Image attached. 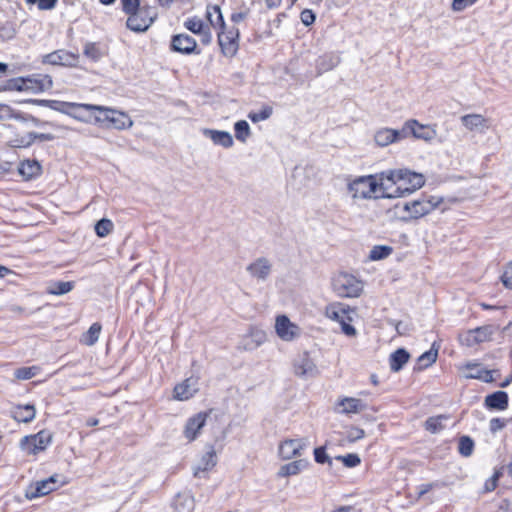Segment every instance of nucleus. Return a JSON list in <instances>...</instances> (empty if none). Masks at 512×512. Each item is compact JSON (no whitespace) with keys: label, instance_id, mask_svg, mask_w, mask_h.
<instances>
[{"label":"nucleus","instance_id":"f257e3e1","mask_svg":"<svg viewBox=\"0 0 512 512\" xmlns=\"http://www.w3.org/2000/svg\"><path fill=\"white\" fill-rule=\"evenodd\" d=\"M207 419H209V422L212 423L213 421V434H214V441L219 442L223 441L228 433V428L226 424L225 417L223 415H215L213 418L205 413V412H199L192 417H190L183 428V435L184 437L189 441H194L200 434V431L205 426Z\"/></svg>","mask_w":512,"mask_h":512},{"label":"nucleus","instance_id":"f03ea898","mask_svg":"<svg viewBox=\"0 0 512 512\" xmlns=\"http://www.w3.org/2000/svg\"><path fill=\"white\" fill-rule=\"evenodd\" d=\"M324 315L329 320L336 322L345 336L350 338L357 337L358 331L353 326V322L357 317V312L354 308L347 304L336 302L325 307Z\"/></svg>","mask_w":512,"mask_h":512},{"label":"nucleus","instance_id":"7ed1b4c3","mask_svg":"<svg viewBox=\"0 0 512 512\" xmlns=\"http://www.w3.org/2000/svg\"><path fill=\"white\" fill-rule=\"evenodd\" d=\"M442 203V198L423 195L418 199L410 200L401 206L400 220L405 223L417 221L437 209Z\"/></svg>","mask_w":512,"mask_h":512},{"label":"nucleus","instance_id":"20e7f679","mask_svg":"<svg viewBox=\"0 0 512 512\" xmlns=\"http://www.w3.org/2000/svg\"><path fill=\"white\" fill-rule=\"evenodd\" d=\"M389 180L394 181L397 185L396 196L405 198L421 189L425 185V176L421 173L412 171L407 168L391 169L388 176Z\"/></svg>","mask_w":512,"mask_h":512},{"label":"nucleus","instance_id":"39448f33","mask_svg":"<svg viewBox=\"0 0 512 512\" xmlns=\"http://www.w3.org/2000/svg\"><path fill=\"white\" fill-rule=\"evenodd\" d=\"M377 176L364 175L349 178L346 183V190L353 201L377 200L376 194Z\"/></svg>","mask_w":512,"mask_h":512},{"label":"nucleus","instance_id":"423d86ee","mask_svg":"<svg viewBox=\"0 0 512 512\" xmlns=\"http://www.w3.org/2000/svg\"><path fill=\"white\" fill-rule=\"evenodd\" d=\"M36 102L39 105L47 106L52 110L66 114L77 121L84 123L91 122L92 104H80L56 100H38Z\"/></svg>","mask_w":512,"mask_h":512},{"label":"nucleus","instance_id":"0eeeda50","mask_svg":"<svg viewBox=\"0 0 512 512\" xmlns=\"http://www.w3.org/2000/svg\"><path fill=\"white\" fill-rule=\"evenodd\" d=\"M332 289L341 298H358L364 290V283L356 276L340 272L332 278Z\"/></svg>","mask_w":512,"mask_h":512},{"label":"nucleus","instance_id":"6e6552de","mask_svg":"<svg viewBox=\"0 0 512 512\" xmlns=\"http://www.w3.org/2000/svg\"><path fill=\"white\" fill-rule=\"evenodd\" d=\"M93 111L99 112V115L94 117L96 123H108L114 129L126 130L134 124L131 117L123 111L92 104L91 112Z\"/></svg>","mask_w":512,"mask_h":512},{"label":"nucleus","instance_id":"1a4fd4ad","mask_svg":"<svg viewBox=\"0 0 512 512\" xmlns=\"http://www.w3.org/2000/svg\"><path fill=\"white\" fill-rule=\"evenodd\" d=\"M52 79L48 75H37L32 77H19L10 79L5 85L7 90L42 92L52 87Z\"/></svg>","mask_w":512,"mask_h":512},{"label":"nucleus","instance_id":"9d476101","mask_svg":"<svg viewBox=\"0 0 512 512\" xmlns=\"http://www.w3.org/2000/svg\"><path fill=\"white\" fill-rule=\"evenodd\" d=\"M52 440L53 433L43 429L36 434L24 436L19 442V447L27 455H37L45 451Z\"/></svg>","mask_w":512,"mask_h":512},{"label":"nucleus","instance_id":"9b49d317","mask_svg":"<svg viewBox=\"0 0 512 512\" xmlns=\"http://www.w3.org/2000/svg\"><path fill=\"white\" fill-rule=\"evenodd\" d=\"M308 445L306 437L285 438L278 444L277 455L283 461L297 459L303 456Z\"/></svg>","mask_w":512,"mask_h":512},{"label":"nucleus","instance_id":"f8f14e48","mask_svg":"<svg viewBox=\"0 0 512 512\" xmlns=\"http://www.w3.org/2000/svg\"><path fill=\"white\" fill-rule=\"evenodd\" d=\"M156 18V8L144 5L128 16L126 25L134 32H144L153 24Z\"/></svg>","mask_w":512,"mask_h":512},{"label":"nucleus","instance_id":"ddd939ff","mask_svg":"<svg viewBox=\"0 0 512 512\" xmlns=\"http://www.w3.org/2000/svg\"><path fill=\"white\" fill-rule=\"evenodd\" d=\"M274 330L277 337L283 342H294L301 337L302 329L284 314L275 318Z\"/></svg>","mask_w":512,"mask_h":512},{"label":"nucleus","instance_id":"4468645a","mask_svg":"<svg viewBox=\"0 0 512 512\" xmlns=\"http://www.w3.org/2000/svg\"><path fill=\"white\" fill-rule=\"evenodd\" d=\"M292 373L300 379L307 380L316 377L319 370L311 355L303 352L293 359Z\"/></svg>","mask_w":512,"mask_h":512},{"label":"nucleus","instance_id":"2eb2a0df","mask_svg":"<svg viewBox=\"0 0 512 512\" xmlns=\"http://www.w3.org/2000/svg\"><path fill=\"white\" fill-rule=\"evenodd\" d=\"M366 409L367 403L364 400L351 396H340L333 405V410L336 414L346 417L358 415Z\"/></svg>","mask_w":512,"mask_h":512},{"label":"nucleus","instance_id":"dca6fc26","mask_svg":"<svg viewBox=\"0 0 512 512\" xmlns=\"http://www.w3.org/2000/svg\"><path fill=\"white\" fill-rule=\"evenodd\" d=\"M249 277L257 282H266L273 272V262L268 257H258L246 266Z\"/></svg>","mask_w":512,"mask_h":512},{"label":"nucleus","instance_id":"f3484780","mask_svg":"<svg viewBox=\"0 0 512 512\" xmlns=\"http://www.w3.org/2000/svg\"><path fill=\"white\" fill-rule=\"evenodd\" d=\"M492 328L490 326L478 327L473 330L465 331L459 334V342L467 347L486 342L491 339Z\"/></svg>","mask_w":512,"mask_h":512},{"label":"nucleus","instance_id":"a211bd4d","mask_svg":"<svg viewBox=\"0 0 512 512\" xmlns=\"http://www.w3.org/2000/svg\"><path fill=\"white\" fill-rule=\"evenodd\" d=\"M58 483V475H52L47 479L36 481L29 485L26 490L25 496L28 499H35L48 495L56 489Z\"/></svg>","mask_w":512,"mask_h":512},{"label":"nucleus","instance_id":"6ab92c4d","mask_svg":"<svg viewBox=\"0 0 512 512\" xmlns=\"http://www.w3.org/2000/svg\"><path fill=\"white\" fill-rule=\"evenodd\" d=\"M199 391V380L196 377H189L178 383L173 389V399L187 401L194 397Z\"/></svg>","mask_w":512,"mask_h":512},{"label":"nucleus","instance_id":"aec40b11","mask_svg":"<svg viewBox=\"0 0 512 512\" xmlns=\"http://www.w3.org/2000/svg\"><path fill=\"white\" fill-rule=\"evenodd\" d=\"M238 37L239 31L236 28H231L227 31L221 29L218 33V41L224 55L231 57L236 54L238 50Z\"/></svg>","mask_w":512,"mask_h":512},{"label":"nucleus","instance_id":"412c9836","mask_svg":"<svg viewBox=\"0 0 512 512\" xmlns=\"http://www.w3.org/2000/svg\"><path fill=\"white\" fill-rule=\"evenodd\" d=\"M406 138L404 130L383 127L374 133L373 140L378 147H387Z\"/></svg>","mask_w":512,"mask_h":512},{"label":"nucleus","instance_id":"4be33fe9","mask_svg":"<svg viewBox=\"0 0 512 512\" xmlns=\"http://www.w3.org/2000/svg\"><path fill=\"white\" fill-rule=\"evenodd\" d=\"M391 173V169L384 171L377 176V188L376 194L378 199H397L399 196H396L398 193L396 191L397 185L394 181L389 180L388 176Z\"/></svg>","mask_w":512,"mask_h":512},{"label":"nucleus","instance_id":"5701e85b","mask_svg":"<svg viewBox=\"0 0 512 512\" xmlns=\"http://www.w3.org/2000/svg\"><path fill=\"white\" fill-rule=\"evenodd\" d=\"M403 130L410 131L415 138L424 140L426 142L434 140L437 136L435 126L424 125L416 120H409L405 122Z\"/></svg>","mask_w":512,"mask_h":512},{"label":"nucleus","instance_id":"b1692460","mask_svg":"<svg viewBox=\"0 0 512 512\" xmlns=\"http://www.w3.org/2000/svg\"><path fill=\"white\" fill-rule=\"evenodd\" d=\"M217 463V456L214 448L210 446L208 450L200 457L194 466L193 474L195 477L204 478Z\"/></svg>","mask_w":512,"mask_h":512},{"label":"nucleus","instance_id":"393cba45","mask_svg":"<svg viewBox=\"0 0 512 512\" xmlns=\"http://www.w3.org/2000/svg\"><path fill=\"white\" fill-rule=\"evenodd\" d=\"M460 120L461 124L470 132L484 133L490 128L489 119L481 114H467Z\"/></svg>","mask_w":512,"mask_h":512},{"label":"nucleus","instance_id":"a878e982","mask_svg":"<svg viewBox=\"0 0 512 512\" xmlns=\"http://www.w3.org/2000/svg\"><path fill=\"white\" fill-rule=\"evenodd\" d=\"M201 132L206 138L210 139L211 142L216 146L229 149L234 145V139L228 131L203 128Z\"/></svg>","mask_w":512,"mask_h":512},{"label":"nucleus","instance_id":"bb28decb","mask_svg":"<svg viewBox=\"0 0 512 512\" xmlns=\"http://www.w3.org/2000/svg\"><path fill=\"white\" fill-rule=\"evenodd\" d=\"M266 340V332L260 328L253 327L244 335L242 346L246 351H252L263 345Z\"/></svg>","mask_w":512,"mask_h":512},{"label":"nucleus","instance_id":"cd10ccee","mask_svg":"<svg viewBox=\"0 0 512 512\" xmlns=\"http://www.w3.org/2000/svg\"><path fill=\"white\" fill-rule=\"evenodd\" d=\"M184 27L192 33L199 35L203 43L208 44L210 42L211 34L209 32V28L199 17H191L186 19L184 22Z\"/></svg>","mask_w":512,"mask_h":512},{"label":"nucleus","instance_id":"c85d7f7f","mask_svg":"<svg viewBox=\"0 0 512 512\" xmlns=\"http://www.w3.org/2000/svg\"><path fill=\"white\" fill-rule=\"evenodd\" d=\"M308 466L309 462L306 459H295L294 461H290L282 465L279 468L277 475L281 478L297 476L302 471L306 470Z\"/></svg>","mask_w":512,"mask_h":512},{"label":"nucleus","instance_id":"c756f323","mask_svg":"<svg viewBox=\"0 0 512 512\" xmlns=\"http://www.w3.org/2000/svg\"><path fill=\"white\" fill-rule=\"evenodd\" d=\"M11 417L22 423H29L36 417V408L34 405H15L11 409Z\"/></svg>","mask_w":512,"mask_h":512},{"label":"nucleus","instance_id":"7c9ffc66","mask_svg":"<svg viewBox=\"0 0 512 512\" xmlns=\"http://www.w3.org/2000/svg\"><path fill=\"white\" fill-rule=\"evenodd\" d=\"M462 373L466 378L479 379L484 382L493 381L492 372L485 370L479 364H467L463 367Z\"/></svg>","mask_w":512,"mask_h":512},{"label":"nucleus","instance_id":"2f4dec72","mask_svg":"<svg viewBox=\"0 0 512 512\" xmlns=\"http://www.w3.org/2000/svg\"><path fill=\"white\" fill-rule=\"evenodd\" d=\"M172 48L177 52L189 54L195 50L196 41L187 34H178L172 39Z\"/></svg>","mask_w":512,"mask_h":512},{"label":"nucleus","instance_id":"473e14b6","mask_svg":"<svg viewBox=\"0 0 512 512\" xmlns=\"http://www.w3.org/2000/svg\"><path fill=\"white\" fill-rule=\"evenodd\" d=\"M18 172L25 180H30L40 175L41 165L36 160H24L19 164Z\"/></svg>","mask_w":512,"mask_h":512},{"label":"nucleus","instance_id":"72a5a7b5","mask_svg":"<svg viewBox=\"0 0 512 512\" xmlns=\"http://www.w3.org/2000/svg\"><path fill=\"white\" fill-rule=\"evenodd\" d=\"M74 287V281H51L46 287V292L49 295L62 296L71 292Z\"/></svg>","mask_w":512,"mask_h":512},{"label":"nucleus","instance_id":"f704fd0d","mask_svg":"<svg viewBox=\"0 0 512 512\" xmlns=\"http://www.w3.org/2000/svg\"><path fill=\"white\" fill-rule=\"evenodd\" d=\"M174 506L178 512H192L194 509V498L192 494L189 492L179 493L176 496Z\"/></svg>","mask_w":512,"mask_h":512},{"label":"nucleus","instance_id":"c9c22d12","mask_svg":"<svg viewBox=\"0 0 512 512\" xmlns=\"http://www.w3.org/2000/svg\"><path fill=\"white\" fill-rule=\"evenodd\" d=\"M409 353L405 349H398L390 355L389 363L393 372H398L409 360Z\"/></svg>","mask_w":512,"mask_h":512},{"label":"nucleus","instance_id":"e433bc0d","mask_svg":"<svg viewBox=\"0 0 512 512\" xmlns=\"http://www.w3.org/2000/svg\"><path fill=\"white\" fill-rule=\"evenodd\" d=\"M485 403L490 408L504 410L508 405V395L506 392L497 391L488 395L485 399Z\"/></svg>","mask_w":512,"mask_h":512},{"label":"nucleus","instance_id":"4c0bfd02","mask_svg":"<svg viewBox=\"0 0 512 512\" xmlns=\"http://www.w3.org/2000/svg\"><path fill=\"white\" fill-rule=\"evenodd\" d=\"M102 326L100 323H93L89 329L81 336L80 342L86 346H93L98 341L101 334Z\"/></svg>","mask_w":512,"mask_h":512},{"label":"nucleus","instance_id":"58836bf2","mask_svg":"<svg viewBox=\"0 0 512 512\" xmlns=\"http://www.w3.org/2000/svg\"><path fill=\"white\" fill-rule=\"evenodd\" d=\"M206 16H207L208 21L210 22V24L213 27H215V28L219 27L220 29H225V22L223 19V15H222L221 9L218 5L208 6L207 10H206Z\"/></svg>","mask_w":512,"mask_h":512},{"label":"nucleus","instance_id":"ea45409f","mask_svg":"<svg viewBox=\"0 0 512 512\" xmlns=\"http://www.w3.org/2000/svg\"><path fill=\"white\" fill-rule=\"evenodd\" d=\"M365 436L366 432L364 429L356 425H350L346 428L344 437L341 440V445H344L345 443H355L363 439Z\"/></svg>","mask_w":512,"mask_h":512},{"label":"nucleus","instance_id":"a19ab883","mask_svg":"<svg viewBox=\"0 0 512 512\" xmlns=\"http://www.w3.org/2000/svg\"><path fill=\"white\" fill-rule=\"evenodd\" d=\"M236 139L241 143H246L251 136V128L247 121L239 120L234 124Z\"/></svg>","mask_w":512,"mask_h":512},{"label":"nucleus","instance_id":"79ce46f5","mask_svg":"<svg viewBox=\"0 0 512 512\" xmlns=\"http://www.w3.org/2000/svg\"><path fill=\"white\" fill-rule=\"evenodd\" d=\"M437 356L438 349H434L433 347L429 351L424 352L418 358V369L422 370L431 366L436 362Z\"/></svg>","mask_w":512,"mask_h":512},{"label":"nucleus","instance_id":"37998d69","mask_svg":"<svg viewBox=\"0 0 512 512\" xmlns=\"http://www.w3.org/2000/svg\"><path fill=\"white\" fill-rule=\"evenodd\" d=\"M393 249L391 246L387 245H377L372 247L369 253V259L371 261H379L382 259L387 258L389 255H391Z\"/></svg>","mask_w":512,"mask_h":512},{"label":"nucleus","instance_id":"c03bdc74","mask_svg":"<svg viewBox=\"0 0 512 512\" xmlns=\"http://www.w3.org/2000/svg\"><path fill=\"white\" fill-rule=\"evenodd\" d=\"M446 419L447 418L442 415L430 417L425 422V428L427 431H429L433 434L438 433L444 429V427H445L444 422L446 421Z\"/></svg>","mask_w":512,"mask_h":512},{"label":"nucleus","instance_id":"a18cd8bd","mask_svg":"<svg viewBox=\"0 0 512 512\" xmlns=\"http://www.w3.org/2000/svg\"><path fill=\"white\" fill-rule=\"evenodd\" d=\"M114 228L113 222L108 218H103L95 224V233L98 237L108 236Z\"/></svg>","mask_w":512,"mask_h":512},{"label":"nucleus","instance_id":"49530a36","mask_svg":"<svg viewBox=\"0 0 512 512\" xmlns=\"http://www.w3.org/2000/svg\"><path fill=\"white\" fill-rule=\"evenodd\" d=\"M273 114V108L271 106H264L259 111H252L248 114V118L253 123L265 121Z\"/></svg>","mask_w":512,"mask_h":512},{"label":"nucleus","instance_id":"de8ad7c7","mask_svg":"<svg viewBox=\"0 0 512 512\" xmlns=\"http://www.w3.org/2000/svg\"><path fill=\"white\" fill-rule=\"evenodd\" d=\"M40 372L38 366L21 367L15 370L14 375L18 380H29Z\"/></svg>","mask_w":512,"mask_h":512},{"label":"nucleus","instance_id":"09e8293b","mask_svg":"<svg viewBox=\"0 0 512 512\" xmlns=\"http://www.w3.org/2000/svg\"><path fill=\"white\" fill-rule=\"evenodd\" d=\"M474 447L473 441L469 437H462L459 442V452L461 455L468 457L472 454Z\"/></svg>","mask_w":512,"mask_h":512},{"label":"nucleus","instance_id":"8fccbe9b","mask_svg":"<svg viewBox=\"0 0 512 512\" xmlns=\"http://www.w3.org/2000/svg\"><path fill=\"white\" fill-rule=\"evenodd\" d=\"M337 459L340 460L346 467L349 468L356 467L361 463L359 455L355 453L347 454L344 456H338Z\"/></svg>","mask_w":512,"mask_h":512},{"label":"nucleus","instance_id":"3c124183","mask_svg":"<svg viewBox=\"0 0 512 512\" xmlns=\"http://www.w3.org/2000/svg\"><path fill=\"white\" fill-rule=\"evenodd\" d=\"M501 282L506 288L512 289V261L504 266Z\"/></svg>","mask_w":512,"mask_h":512},{"label":"nucleus","instance_id":"603ef678","mask_svg":"<svg viewBox=\"0 0 512 512\" xmlns=\"http://www.w3.org/2000/svg\"><path fill=\"white\" fill-rule=\"evenodd\" d=\"M121 5L123 12L128 16L141 7L140 0H121Z\"/></svg>","mask_w":512,"mask_h":512},{"label":"nucleus","instance_id":"864d4df0","mask_svg":"<svg viewBox=\"0 0 512 512\" xmlns=\"http://www.w3.org/2000/svg\"><path fill=\"white\" fill-rule=\"evenodd\" d=\"M315 461L320 464L328 463L331 464V459L329 455L326 453L324 447H318L314 450Z\"/></svg>","mask_w":512,"mask_h":512},{"label":"nucleus","instance_id":"5fc2aeb1","mask_svg":"<svg viewBox=\"0 0 512 512\" xmlns=\"http://www.w3.org/2000/svg\"><path fill=\"white\" fill-rule=\"evenodd\" d=\"M478 0H453L451 4V8L455 12L463 11L464 9L472 6Z\"/></svg>","mask_w":512,"mask_h":512},{"label":"nucleus","instance_id":"6e6d98bb","mask_svg":"<svg viewBox=\"0 0 512 512\" xmlns=\"http://www.w3.org/2000/svg\"><path fill=\"white\" fill-rule=\"evenodd\" d=\"M35 141L34 133H29L25 137L21 139H16L12 141V146L14 147H28Z\"/></svg>","mask_w":512,"mask_h":512},{"label":"nucleus","instance_id":"4d7b16f0","mask_svg":"<svg viewBox=\"0 0 512 512\" xmlns=\"http://www.w3.org/2000/svg\"><path fill=\"white\" fill-rule=\"evenodd\" d=\"M85 55L88 57L89 61H98L99 60V50L94 44H88L85 47Z\"/></svg>","mask_w":512,"mask_h":512},{"label":"nucleus","instance_id":"13d9d810","mask_svg":"<svg viewBox=\"0 0 512 512\" xmlns=\"http://www.w3.org/2000/svg\"><path fill=\"white\" fill-rule=\"evenodd\" d=\"M301 22L305 26H310L315 21V14L310 9H305L300 14Z\"/></svg>","mask_w":512,"mask_h":512},{"label":"nucleus","instance_id":"bf43d9fd","mask_svg":"<svg viewBox=\"0 0 512 512\" xmlns=\"http://www.w3.org/2000/svg\"><path fill=\"white\" fill-rule=\"evenodd\" d=\"M502 475L501 471H495L493 476L486 481L485 483V491H493L497 487V482Z\"/></svg>","mask_w":512,"mask_h":512},{"label":"nucleus","instance_id":"052dcab7","mask_svg":"<svg viewBox=\"0 0 512 512\" xmlns=\"http://www.w3.org/2000/svg\"><path fill=\"white\" fill-rule=\"evenodd\" d=\"M62 56L60 54V52H53L51 54H48L43 63L44 64H51V65H54V64H62Z\"/></svg>","mask_w":512,"mask_h":512},{"label":"nucleus","instance_id":"680f3d73","mask_svg":"<svg viewBox=\"0 0 512 512\" xmlns=\"http://www.w3.org/2000/svg\"><path fill=\"white\" fill-rule=\"evenodd\" d=\"M13 117V111L8 105L0 104V119H10Z\"/></svg>","mask_w":512,"mask_h":512},{"label":"nucleus","instance_id":"e2e57ef3","mask_svg":"<svg viewBox=\"0 0 512 512\" xmlns=\"http://www.w3.org/2000/svg\"><path fill=\"white\" fill-rule=\"evenodd\" d=\"M58 0H40L38 8L40 10H51L55 7Z\"/></svg>","mask_w":512,"mask_h":512},{"label":"nucleus","instance_id":"0e129e2a","mask_svg":"<svg viewBox=\"0 0 512 512\" xmlns=\"http://www.w3.org/2000/svg\"><path fill=\"white\" fill-rule=\"evenodd\" d=\"M504 427V423L502 420L498 418H494L490 421V430L492 432H496Z\"/></svg>","mask_w":512,"mask_h":512},{"label":"nucleus","instance_id":"69168bd1","mask_svg":"<svg viewBox=\"0 0 512 512\" xmlns=\"http://www.w3.org/2000/svg\"><path fill=\"white\" fill-rule=\"evenodd\" d=\"M246 18V13L244 12H237V13H233L231 15V20L234 22V23H239L241 22L242 20H244Z\"/></svg>","mask_w":512,"mask_h":512},{"label":"nucleus","instance_id":"338daca9","mask_svg":"<svg viewBox=\"0 0 512 512\" xmlns=\"http://www.w3.org/2000/svg\"><path fill=\"white\" fill-rule=\"evenodd\" d=\"M433 485L432 484H426V485H423L421 488H420V491H419V497L423 496L425 493H427L428 491H430L432 489Z\"/></svg>","mask_w":512,"mask_h":512},{"label":"nucleus","instance_id":"774afa93","mask_svg":"<svg viewBox=\"0 0 512 512\" xmlns=\"http://www.w3.org/2000/svg\"><path fill=\"white\" fill-rule=\"evenodd\" d=\"M333 512H355V509L352 506H342L335 509Z\"/></svg>","mask_w":512,"mask_h":512}]
</instances>
